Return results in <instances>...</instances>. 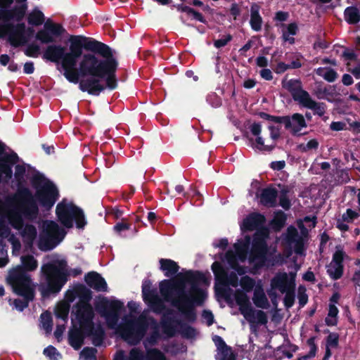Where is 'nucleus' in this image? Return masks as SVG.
Masks as SVG:
<instances>
[{
	"mask_svg": "<svg viewBox=\"0 0 360 360\" xmlns=\"http://www.w3.org/2000/svg\"><path fill=\"white\" fill-rule=\"evenodd\" d=\"M69 51L61 45H49L43 58L58 63L66 79L79 83V89L92 96H99L106 88L117 86L116 71L118 62L111 48L94 38L84 35H70Z\"/></svg>",
	"mask_w": 360,
	"mask_h": 360,
	"instance_id": "nucleus-1",
	"label": "nucleus"
},
{
	"mask_svg": "<svg viewBox=\"0 0 360 360\" xmlns=\"http://www.w3.org/2000/svg\"><path fill=\"white\" fill-rule=\"evenodd\" d=\"M177 276L179 280L165 279L161 281L160 292L187 322L193 323L197 319L196 307L202 306L207 297L206 291L198 285L208 281L200 271L188 270L185 274H179Z\"/></svg>",
	"mask_w": 360,
	"mask_h": 360,
	"instance_id": "nucleus-2",
	"label": "nucleus"
},
{
	"mask_svg": "<svg viewBox=\"0 0 360 360\" xmlns=\"http://www.w3.org/2000/svg\"><path fill=\"white\" fill-rule=\"evenodd\" d=\"M14 177L17 182L18 189L13 195V200L17 203L15 210L8 215L9 224L13 229H19L22 226V214L27 219H37L39 214L38 204L35 202L31 191L25 186L26 167L25 165L15 164Z\"/></svg>",
	"mask_w": 360,
	"mask_h": 360,
	"instance_id": "nucleus-3",
	"label": "nucleus"
},
{
	"mask_svg": "<svg viewBox=\"0 0 360 360\" xmlns=\"http://www.w3.org/2000/svg\"><path fill=\"white\" fill-rule=\"evenodd\" d=\"M41 272L45 282L39 285V290L43 298L58 294L69 280L70 273L76 277L82 273L80 268L69 270L65 259H56L44 264Z\"/></svg>",
	"mask_w": 360,
	"mask_h": 360,
	"instance_id": "nucleus-4",
	"label": "nucleus"
},
{
	"mask_svg": "<svg viewBox=\"0 0 360 360\" xmlns=\"http://www.w3.org/2000/svg\"><path fill=\"white\" fill-rule=\"evenodd\" d=\"M31 183L35 189L33 195L35 202L46 210H50L60 198V193L56 184L42 174H34Z\"/></svg>",
	"mask_w": 360,
	"mask_h": 360,
	"instance_id": "nucleus-5",
	"label": "nucleus"
},
{
	"mask_svg": "<svg viewBox=\"0 0 360 360\" xmlns=\"http://www.w3.org/2000/svg\"><path fill=\"white\" fill-rule=\"evenodd\" d=\"M13 19L11 10L0 8V39L8 37L10 44L15 47H19L26 44L28 38L25 37V24L24 22L14 25L9 21Z\"/></svg>",
	"mask_w": 360,
	"mask_h": 360,
	"instance_id": "nucleus-6",
	"label": "nucleus"
},
{
	"mask_svg": "<svg viewBox=\"0 0 360 360\" xmlns=\"http://www.w3.org/2000/svg\"><path fill=\"white\" fill-rule=\"evenodd\" d=\"M56 215L58 221L66 229L72 228L75 223L77 229H83L87 224L83 210L66 198L57 204Z\"/></svg>",
	"mask_w": 360,
	"mask_h": 360,
	"instance_id": "nucleus-7",
	"label": "nucleus"
},
{
	"mask_svg": "<svg viewBox=\"0 0 360 360\" xmlns=\"http://www.w3.org/2000/svg\"><path fill=\"white\" fill-rule=\"evenodd\" d=\"M149 326L148 319L141 314L125 321L120 328L122 338L131 345H138L146 334Z\"/></svg>",
	"mask_w": 360,
	"mask_h": 360,
	"instance_id": "nucleus-8",
	"label": "nucleus"
},
{
	"mask_svg": "<svg viewBox=\"0 0 360 360\" xmlns=\"http://www.w3.org/2000/svg\"><path fill=\"white\" fill-rule=\"evenodd\" d=\"M268 236V229L257 230L253 235L248 259L257 269L264 266L268 261L269 247L266 241Z\"/></svg>",
	"mask_w": 360,
	"mask_h": 360,
	"instance_id": "nucleus-9",
	"label": "nucleus"
},
{
	"mask_svg": "<svg viewBox=\"0 0 360 360\" xmlns=\"http://www.w3.org/2000/svg\"><path fill=\"white\" fill-rule=\"evenodd\" d=\"M65 229L54 221L46 220L43 224L39 235L38 248L41 251H50L55 248L65 238Z\"/></svg>",
	"mask_w": 360,
	"mask_h": 360,
	"instance_id": "nucleus-10",
	"label": "nucleus"
},
{
	"mask_svg": "<svg viewBox=\"0 0 360 360\" xmlns=\"http://www.w3.org/2000/svg\"><path fill=\"white\" fill-rule=\"evenodd\" d=\"M124 308L122 302L118 300H109L103 297L96 304V309L104 317L109 328H115L118 324L120 312Z\"/></svg>",
	"mask_w": 360,
	"mask_h": 360,
	"instance_id": "nucleus-11",
	"label": "nucleus"
},
{
	"mask_svg": "<svg viewBox=\"0 0 360 360\" xmlns=\"http://www.w3.org/2000/svg\"><path fill=\"white\" fill-rule=\"evenodd\" d=\"M173 314V309H167V313L161 317L160 324L163 333L169 338L174 337L176 332V326H179L180 333L184 338H193L196 335V330L187 323L176 319L172 316Z\"/></svg>",
	"mask_w": 360,
	"mask_h": 360,
	"instance_id": "nucleus-12",
	"label": "nucleus"
},
{
	"mask_svg": "<svg viewBox=\"0 0 360 360\" xmlns=\"http://www.w3.org/2000/svg\"><path fill=\"white\" fill-rule=\"evenodd\" d=\"M290 279L287 273L277 274L271 280V286L277 288L282 293L285 292L283 303L286 308H290L295 303V289L296 274L290 272Z\"/></svg>",
	"mask_w": 360,
	"mask_h": 360,
	"instance_id": "nucleus-13",
	"label": "nucleus"
},
{
	"mask_svg": "<svg viewBox=\"0 0 360 360\" xmlns=\"http://www.w3.org/2000/svg\"><path fill=\"white\" fill-rule=\"evenodd\" d=\"M246 292L241 290H236L234 294V298L240 313L250 323L255 322V319H257V323L262 325L266 324L268 318L266 313L262 310L255 311L252 309Z\"/></svg>",
	"mask_w": 360,
	"mask_h": 360,
	"instance_id": "nucleus-14",
	"label": "nucleus"
},
{
	"mask_svg": "<svg viewBox=\"0 0 360 360\" xmlns=\"http://www.w3.org/2000/svg\"><path fill=\"white\" fill-rule=\"evenodd\" d=\"M6 281L13 292H35L31 276L22 267H15L10 270Z\"/></svg>",
	"mask_w": 360,
	"mask_h": 360,
	"instance_id": "nucleus-15",
	"label": "nucleus"
},
{
	"mask_svg": "<svg viewBox=\"0 0 360 360\" xmlns=\"http://www.w3.org/2000/svg\"><path fill=\"white\" fill-rule=\"evenodd\" d=\"M7 146L0 140V184H8L13 176V167L20 158L12 150L6 152Z\"/></svg>",
	"mask_w": 360,
	"mask_h": 360,
	"instance_id": "nucleus-16",
	"label": "nucleus"
},
{
	"mask_svg": "<svg viewBox=\"0 0 360 360\" xmlns=\"http://www.w3.org/2000/svg\"><path fill=\"white\" fill-rule=\"evenodd\" d=\"M65 30L58 23H54L48 20L41 29L36 34V39L42 44H50L56 41V37H59L64 34Z\"/></svg>",
	"mask_w": 360,
	"mask_h": 360,
	"instance_id": "nucleus-17",
	"label": "nucleus"
},
{
	"mask_svg": "<svg viewBox=\"0 0 360 360\" xmlns=\"http://www.w3.org/2000/svg\"><path fill=\"white\" fill-rule=\"evenodd\" d=\"M72 312L75 314L82 329L93 322L94 312L90 303L76 304L72 308Z\"/></svg>",
	"mask_w": 360,
	"mask_h": 360,
	"instance_id": "nucleus-18",
	"label": "nucleus"
},
{
	"mask_svg": "<svg viewBox=\"0 0 360 360\" xmlns=\"http://www.w3.org/2000/svg\"><path fill=\"white\" fill-rule=\"evenodd\" d=\"M283 88L288 90L292 99L300 104L303 100L308 96L309 93L302 87V83L299 79H291L288 81H282Z\"/></svg>",
	"mask_w": 360,
	"mask_h": 360,
	"instance_id": "nucleus-19",
	"label": "nucleus"
},
{
	"mask_svg": "<svg viewBox=\"0 0 360 360\" xmlns=\"http://www.w3.org/2000/svg\"><path fill=\"white\" fill-rule=\"evenodd\" d=\"M266 218L264 214L258 212H252L248 214L243 221L241 229L243 231H257L267 229L264 226Z\"/></svg>",
	"mask_w": 360,
	"mask_h": 360,
	"instance_id": "nucleus-20",
	"label": "nucleus"
},
{
	"mask_svg": "<svg viewBox=\"0 0 360 360\" xmlns=\"http://www.w3.org/2000/svg\"><path fill=\"white\" fill-rule=\"evenodd\" d=\"M82 331L85 336L91 337L92 343L94 346L100 347L102 345L105 336V333L101 323L95 325L93 321L83 328Z\"/></svg>",
	"mask_w": 360,
	"mask_h": 360,
	"instance_id": "nucleus-21",
	"label": "nucleus"
},
{
	"mask_svg": "<svg viewBox=\"0 0 360 360\" xmlns=\"http://www.w3.org/2000/svg\"><path fill=\"white\" fill-rule=\"evenodd\" d=\"M86 285L96 292H106L108 284L100 274L96 271H90L84 276Z\"/></svg>",
	"mask_w": 360,
	"mask_h": 360,
	"instance_id": "nucleus-22",
	"label": "nucleus"
},
{
	"mask_svg": "<svg viewBox=\"0 0 360 360\" xmlns=\"http://www.w3.org/2000/svg\"><path fill=\"white\" fill-rule=\"evenodd\" d=\"M22 214V226L19 229H15L16 230L21 231V234L23 238V240L25 243H27L30 245H32L34 243V240L37 238V231L36 227L32 224H25L24 220H27L29 221H35L37 219H34L33 220H30L27 219Z\"/></svg>",
	"mask_w": 360,
	"mask_h": 360,
	"instance_id": "nucleus-23",
	"label": "nucleus"
},
{
	"mask_svg": "<svg viewBox=\"0 0 360 360\" xmlns=\"http://www.w3.org/2000/svg\"><path fill=\"white\" fill-rule=\"evenodd\" d=\"M260 203L267 207H274L276 206V199L278 197V191L273 186H268L263 188L259 194Z\"/></svg>",
	"mask_w": 360,
	"mask_h": 360,
	"instance_id": "nucleus-24",
	"label": "nucleus"
},
{
	"mask_svg": "<svg viewBox=\"0 0 360 360\" xmlns=\"http://www.w3.org/2000/svg\"><path fill=\"white\" fill-rule=\"evenodd\" d=\"M290 120V126L285 127V129H291L293 134H297L303 128L307 127L304 117L298 112L294 113L291 117L285 115Z\"/></svg>",
	"mask_w": 360,
	"mask_h": 360,
	"instance_id": "nucleus-25",
	"label": "nucleus"
},
{
	"mask_svg": "<svg viewBox=\"0 0 360 360\" xmlns=\"http://www.w3.org/2000/svg\"><path fill=\"white\" fill-rule=\"evenodd\" d=\"M300 105L304 108L314 110V113L315 115H319V117H322L326 112V103H318L315 101L311 98L309 94Z\"/></svg>",
	"mask_w": 360,
	"mask_h": 360,
	"instance_id": "nucleus-26",
	"label": "nucleus"
},
{
	"mask_svg": "<svg viewBox=\"0 0 360 360\" xmlns=\"http://www.w3.org/2000/svg\"><path fill=\"white\" fill-rule=\"evenodd\" d=\"M160 269L165 272V276L171 277L176 274L180 269L178 264L171 259H160L159 260Z\"/></svg>",
	"mask_w": 360,
	"mask_h": 360,
	"instance_id": "nucleus-27",
	"label": "nucleus"
},
{
	"mask_svg": "<svg viewBox=\"0 0 360 360\" xmlns=\"http://www.w3.org/2000/svg\"><path fill=\"white\" fill-rule=\"evenodd\" d=\"M260 6L254 3L250 8V24L251 28L256 32H259L262 29V18L259 14Z\"/></svg>",
	"mask_w": 360,
	"mask_h": 360,
	"instance_id": "nucleus-28",
	"label": "nucleus"
},
{
	"mask_svg": "<svg viewBox=\"0 0 360 360\" xmlns=\"http://www.w3.org/2000/svg\"><path fill=\"white\" fill-rule=\"evenodd\" d=\"M85 337L82 328L81 330L78 328L71 330L68 334L69 344L75 349L78 350L82 347Z\"/></svg>",
	"mask_w": 360,
	"mask_h": 360,
	"instance_id": "nucleus-29",
	"label": "nucleus"
},
{
	"mask_svg": "<svg viewBox=\"0 0 360 360\" xmlns=\"http://www.w3.org/2000/svg\"><path fill=\"white\" fill-rule=\"evenodd\" d=\"M15 293L23 297L22 300L15 299L13 302L15 307L20 311H22L25 309H26L28 307L30 302L32 301L35 296V292L27 291Z\"/></svg>",
	"mask_w": 360,
	"mask_h": 360,
	"instance_id": "nucleus-30",
	"label": "nucleus"
},
{
	"mask_svg": "<svg viewBox=\"0 0 360 360\" xmlns=\"http://www.w3.org/2000/svg\"><path fill=\"white\" fill-rule=\"evenodd\" d=\"M343 14L344 19L348 25H356L360 22V10L356 6L347 7Z\"/></svg>",
	"mask_w": 360,
	"mask_h": 360,
	"instance_id": "nucleus-31",
	"label": "nucleus"
},
{
	"mask_svg": "<svg viewBox=\"0 0 360 360\" xmlns=\"http://www.w3.org/2000/svg\"><path fill=\"white\" fill-rule=\"evenodd\" d=\"M75 294L79 297L77 304H88L92 299V292L89 288L83 284H77L75 286Z\"/></svg>",
	"mask_w": 360,
	"mask_h": 360,
	"instance_id": "nucleus-32",
	"label": "nucleus"
},
{
	"mask_svg": "<svg viewBox=\"0 0 360 360\" xmlns=\"http://www.w3.org/2000/svg\"><path fill=\"white\" fill-rule=\"evenodd\" d=\"M252 300L256 307L266 309L269 307L268 299L262 288H255Z\"/></svg>",
	"mask_w": 360,
	"mask_h": 360,
	"instance_id": "nucleus-33",
	"label": "nucleus"
},
{
	"mask_svg": "<svg viewBox=\"0 0 360 360\" xmlns=\"http://www.w3.org/2000/svg\"><path fill=\"white\" fill-rule=\"evenodd\" d=\"M44 13L37 8H35L28 14L27 22L32 26H39L44 22Z\"/></svg>",
	"mask_w": 360,
	"mask_h": 360,
	"instance_id": "nucleus-34",
	"label": "nucleus"
},
{
	"mask_svg": "<svg viewBox=\"0 0 360 360\" xmlns=\"http://www.w3.org/2000/svg\"><path fill=\"white\" fill-rule=\"evenodd\" d=\"M21 265H18L16 267H22L25 272L32 271L37 268V261L34 256L27 255L21 257Z\"/></svg>",
	"mask_w": 360,
	"mask_h": 360,
	"instance_id": "nucleus-35",
	"label": "nucleus"
},
{
	"mask_svg": "<svg viewBox=\"0 0 360 360\" xmlns=\"http://www.w3.org/2000/svg\"><path fill=\"white\" fill-rule=\"evenodd\" d=\"M257 115L262 119L277 124H283L285 127L290 126V120L287 117L271 115L264 112H259Z\"/></svg>",
	"mask_w": 360,
	"mask_h": 360,
	"instance_id": "nucleus-36",
	"label": "nucleus"
},
{
	"mask_svg": "<svg viewBox=\"0 0 360 360\" xmlns=\"http://www.w3.org/2000/svg\"><path fill=\"white\" fill-rule=\"evenodd\" d=\"M148 306L153 312L156 314H162V316L167 313V309H171L165 306L163 300L160 297L151 301Z\"/></svg>",
	"mask_w": 360,
	"mask_h": 360,
	"instance_id": "nucleus-37",
	"label": "nucleus"
},
{
	"mask_svg": "<svg viewBox=\"0 0 360 360\" xmlns=\"http://www.w3.org/2000/svg\"><path fill=\"white\" fill-rule=\"evenodd\" d=\"M316 72L328 82H333L338 77L337 72L331 68H319Z\"/></svg>",
	"mask_w": 360,
	"mask_h": 360,
	"instance_id": "nucleus-38",
	"label": "nucleus"
},
{
	"mask_svg": "<svg viewBox=\"0 0 360 360\" xmlns=\"http://www.w3.org/2000/svg\"><path fill=\"white\" fill-rule=\"evenodd\" d=\"M343 271V265H336L331 263L328 267L327 273L333 280H338L342 277Z\"/></svg>",
	"mask_w": 360,
	"mask_h": 360,
	"instance_id": "nucleus-39",
	"label": "nucleus"
},
{
	"mask_svg": "<svg viewBox=\"0 0 360 360\" xmlns=\"http://www.w3.org/2000/svg\"><path fill=\"white\" fill-rule=\"evenodd\" d=\"M289 192L290 190L287 186H283V188L280 191L279 205L282 207L285 210H290L292 205L290 200L288 196Z\"/></svg>",
	"mask_w": 360,
	"mask_h": 360,
	"instance_id": "nucleus-40",
	"label": "nucleus"
},
{
	"mask_svg": "<svg viewBox=\"0 0 360 360\" xmlns=\"http://www.w3.org/2000/svg\"><path fill=\"white\" fill-rule=\"evenodd\" d=\"M256 136L255 143H253V147L256 149L265 152H271L274 149L276 144L265 145L262 137L259 136V135Z\"/></svg>",
	"mask_w": 360,
	"mask_h": 360,
	"instance_id": "nucleus-41",
	"label": "nucleus"
},
{
	"mask_svg": "<svg viewBox=\"0 0 360 360\" xmlns=\"http://www.w3.org/2000/svg\"><path fill=\"white\" fill-rule=\"evenodd\" d=\"M240 284L243 291L248 292L252 290L254 286L255 285V281L251 277L248 276H244L240 278Z\"/></svg>",
	"mask_w": 360,
	"mask_h": 360,
	"instance_id": "nucleus-42",
	"label": "nucleus"
},
{
	"mask_svg": "<svg viewBox=\"0 0 360 360\" xmlns=\"http://www.w3.org/2000/svg\"><path fill=\"white\" fill-rule=\"evenodd\" d=\"M217 360H236V354L233 352L231 347L218 352L216 356Z\"/></svg>",
	"mask_w": 360,
	"mask_h": 360,
	"instance_id": "nucleus-43",
	"label": "nucleus"
},
{
	"mask_svg": "<svg viewBox=\"0 0 360 360\" xmlns=\"http://www.w3.org/2000/svg\"><path fill=\"white\" fill-rule=\"evenodd\" d=\"M146 360H166V357L160 350L154 348L147 352Z\"/></svg>",
	"mask_w": 360,
	"mask_h": 360,
	"instance_id": "nucleus-44",
	"label": "nucleus"
},
{
	"mask_svg": "<svg viewBox=\"0 0 360 360\" xmlns=\"http://www.w3.org/2000/svg\"><path fill=\"white\" fill-rule=\"evenodd\" d=\"M43 354L48 357L49 360H58V359L62 356L57 349L52 345L46 347L44 349Z\"/></svg>",
	"mask_w": 360,
	"mask_h": 360,
	"instance_id": "nucleus-45",
	"label": "nucleus"
},
{
	"mask_svg": "<svg viewBox=\"0 0 360 360\" xmlns=\"http://www.w3.org/2000/svg\"><path fill=\"white\" fill-rule=\"evenodd\" d=\"M41 318L43 328L47 333L51 332L53 326V321L51 314L48 312L43 313L41 315Z\"/></svg>",
	"mask_w": 360,
	"mask_h": 360,
	"instance_id": "nucleus-46",
	"label": "nucleus"
},
{
	"mask_svg": "<svg viewBox=\"0 0 360 360\" xmlns=\"http://www.w3.org/2000/svg\"><path fill=\"white\" fill-rule=\"evenodd\" d=\"M27 9L26 5H22L20 7H15L13 10H11L13 19H15L17 21H21L25 17Z\"/></svg>",
	"mask_w": 360,
	"mask_h": 360,
	"instance_id": "nucleus-47",
	"label": "nucleus"
},
{
	"mask_svg": "<svg viewBox=\"0 0 360 360\" xmlns=\"http://www.w3.org/2000/svg\"><path fill=\"white\" fill-rule=\"evenodd\" d=\"M24 53L28 57L37 58L40 53V47L36 44L32 43L27 46Z\"/></svg>",
	"mask_w": 360,
	"mask_h": 360,
	"instance_id": "nucleus-48",
	"label": "nucleus"
},
{
	"mask_svg": "<svg viewBox=\"0 0 360 360\" xmlns=\"http://www.w3.org/2000/svg\"><path fill=\"white\" fill-rule=\"evenodd\" d=\"M298 231L294 226H291L287 229L286 240L289 243H293L298 240Z\"/></svg>",
	"mask_w": 360,
	"mask_h": 360,
	"instance_id": "nucleus-49",
	"label": "nucleus"
},
{
	"mask_svg": "<svg viewBox=\"0 0 360 360\" xmlns=\"http://www.w3.org/2000/svg\"><path fill=\"white\" fill-rule=\"evenodd\" d=\"M339 344V334L336 333H330L326 338V347H338Z\"/></svg>",
	"mask_w": 360,
	"mask_h": 360,
	"instance_id": "nucleus-50",
	"label": "nucleus"
},
{
	"mask_svg": "<svg viewBox=\"0 0 360 360\" xmlns=\"http://www.w3.org/2000/svg\"><path fill=\"white\" fill-rule=\"evenodd\" d=\"M251 243L250 236H245V241L234 244V248L237 252H247Z\"/></svg>",
	"mask_w": 360,
	"mask_h": 360,
	"instance_id": "nucleus-51",
	"label": "nucleus"
},
{
	"mask_svg": "<svg viewBox=\"0 0 360 360\" xmlns=\"http://www.w3.org/2000/svg\"><path fill=\"white\" fill-rule=\"evenodd\" d=\"M128 360H146V356L139 348H133L130 350Z\"/></svg>",
	"mask_w": 360,
	"mask_h": 360,
	"instance_id": "nucleus-52",
	"label": "nucleus"
},
{
	"mask_svg": "<svg viewBox=\"0 0 360 360\" xmlns=\"http://www.w3.org/2000/svg\"><path fill=\"white\" fill-rule=\"evenodd\" d=\"M97 349L94 347H84L82 351V354L86 360H96Z\"/></svg>",
	"mask_w": 360,
	"mask_h": 360,
	"instance_id": "nucleus-53",
	"label": "nucleus"
},
{
	"mask_svg": "<svg viewBox=\"0 0 360 360\" xmlns=\"http://www.w3.org/2000/svg\"><path fill=\"white\" fill-rule=\"evenodd\" d=\"M297 298L300 307H304L308 302V295L306 293V289L302 285L298 288Z\"/></svg>",
	"mask_w": 360,
	"mask_h": 360,
	"instance_id": "nucleus-54",
	"label": "nucleus"
},
{
	"mask_svg": "<svg viewBox=\"0 0 360 360\" xmlns=\"http://www.w3.org/2000/svg\"><path fill=\"white\" fill-rule=\"evenodd\" d=\"M285 221L286 215L283 211L278 210L275 212L274 222L276 225L278 226L279 227H281L285 224Z\"/></svg>",
	"mask_w": 360,
	"mask_h": 360,
	"instance_id": "nucleus-55",
	"label": "nucleus"
},
{
	"mask_svg": "<svg viewBox=\"0 0 360 360\" xmlns=\"http://www.w3.org/2000/svg\"><path fill=\"white\" fill-rule=\"evenodd\" d=\"M232 38H233L232 36L229 34L224 36L221 39L214 40V46L217 49L222 48V47L225 46L229 41H231L232 40Z\"/></svg>",
	"mask_w": 360,
	"mask_h": 360,
	"instance_id": "nucleus-56",
	"label": "nucleus"
},
{
	"mask_svg": "<svg viewBox=\"0 0 360 360\" xmlns=\"http://www.w3.org/2000/svg\"><path fill=\"white\" fill-rule=\"evenodd\" d=\"M345 252L342 250H336L333 255L332 262L336 265H343Z\"/></svg>",
	"mask_w": 360,
	"mask_h": 360,
	"instance_id": "nucleus-57",
	"label": "nucleus"
},
{
	"mask_svg": "<svg viewBox=\"0 0 360 360\" xmlns=\"http://www.w3.org/2000/svg\"><path fill=\"white\" fill-rule=\"evenodd\" d=\"M212 340L214 342L215 345L217 346L218 352L225 349L226 348L230 347L226 345V343L221 336L214 335L212 338Z\"/></svg>",
	"mask_w": 360,
	"mask_h": 360,
	"instance_id": "nucleus-58",
	"label": "nucleus"
},
{
	"mask_svg": "<svg viewBox=\"0 0 360 360\" xmlns=\"http://www.w3.org/2000/svg\"><path fill=\"white\" fill-rule=\"evenodd\" d=\"M143 301L149 304L151 301L158 297V295L157 294L156 290H153L150 291L146 292L145 294H142Z\"/></svg>",
	"mask_w": 360,
	"mask_h": 360,
	"instance_id": "nucleus-59",
	"label": "nucleus"
},
{
	"mask_svg": "<svg viewBox=\"0 0 360 360\" xmlns=\"http://www.w3.org/2000/svg\"><path fill=\"white\" fill-rule=\"evenodd\" d=\"M358 217L357 213L352 209H347L346 213L342 215V220L351 221Z\"/></svg>",
	"mask_w": 360,
	"mask_h": 360,
	"instance_id": "nucleus-60",
	"label": "nucleus"
},
{
	"mask_svg": "<svg viewBox=\"0 0 360 360\" xmlns=\"http://www.w3.org/2000/svg\"><path fill=\"white\" fill-rule=\"evenodd\" d=\"M269 130L270 131L271 138L276 141L280 138V128L279 127H275L274 125L269 126Z\"/></svg>",
	"mask_w": 360,
	"mask_h": 360,
	"instance_id": "nucleus-61",
	"label": "nucleus"
},
{
	"mask_svg": "<svg viewBox=\"0 0 360 360\" xmlns=\"http://www.w3.org/2000/svg\"><path fill=\"white\" fill-rule=\"evenodd\" d=\"M202 316L207 321L208 326H212L214 323V315L210 310H203Z\"/></svg>",
	"mask_w": 360,
	"mask_h": 360,
	"instance_id": "nucleus-62",
	"label": "nucleus"
},
{
	"mask_svg": "<svg viewBox=\"0 0 360 360\" xmlns=\"http://www.w3.org/2000/svg\"><path fill=\"white\" fill-rule=\"evenodd\" d=\"M346 124L343 122H332L330 125V129L332 131H339L345 129Z\"/></svg>",
	"mask_w": 360,
	"mask_h": 360,
	"instance_id": "nucleus-63",
	"label": "nucleus"
},
{
	"mask_svg": "<svg viewBox=\"0 0 360 360\" xmlns=\"http://www.w3.org/2000/svg\"><path fill=\"white\" fill-rule=\"evenodd\" d=\"M160 335L159 331L157 329H155L150 333L147 340L150 345H155L157 343L158 340L160 338Z\"/></svg>",
	"mask_w": 360,
	"mask_h": 360,
	"instance_id": "nucleus-64",
	"label": "nucleus"
}]
</instances>
